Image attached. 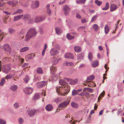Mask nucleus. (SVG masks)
I'll use <instances>...</instances> for the list:
<instances>
[{"label": "nucleus", "instance_id": "nucleus-1", "mask_svg": "<svg viewBox=\"0 0 124 124\" xmlns=\"http://www.w3.org/2000/svg\"><path fill=\"white\" fill-rule=\"evenodd\" d=\"M59 82L62 86L56 88L57 92L59 95L63 96L66 95L70 90V87L63 80H60Z\"/></svg>", "mask_w": 124, "mask_h": 124}, {"label": "nucleus", "instance_id": "nucleus-2", "mask_svg": "<svg viewBox=\"0 0 124 124\" xmlns=\"http://www.w3.org/2000/svg\"><path fill=\"white\" fill-rule=\"evenodd\" d=\"M37 33V32L35 28H30L28 30L25 35V41H28L31 38L35 36Z\"/></svg>", "mask_w": 124, "mask_h": 124}, {"label": "nucleus", "instance_id": "nucleus-3", "mask_svg": "<svg viewBox=\"0 0 124 124\" xmlns=\"http://www.w3.org/2000/svg\"><path fill=\"white\" fill-rule=\"evenodd\" d=\"M69 102L65 101L59 104L58 106L59 109L57 108L56 112H58L60 110V108L62 109H63L64 108L66 107L69 104Z\"/></svg>", "mask_w": 124, "mask_h": 124}, {"label": "nucleus", "instance_id": "nucleus-4", "mask_svg": "<svg viewBox=\"0 0 124 124\" xmlns=\"http://www.w3.org/2000/svg\"><path fill=\"white\" fill-rule=\"evenodd\" d=\"M45 16H36L35 19V22L38 23L44 20L45 18Z\"/></svg>", "mask_w": 124, "mask_h": 124}, {"label": "nucleus", "instance_id": "nucleus-5", "mask_svg": "<svg viewBox=\"0 0 124 124\" xmlns=\"http://www.w3.org/2000/svg\"><path fill=\"white\" fill-rule=\"evenodd\" d=\"M63 9L65 15H68L70 11V8L67 5H65L63 7Z\"/></svg>", "mask_w": 124, "mask_h": 124}, {"label": "nucleus", "instance_id": "nucleus-6", "mask_svg": "<svg viewBox=\"0 0 124 124\" xmlns=\"http://www.w3.org/2000/svg\"><path fill=\"white\" fill-rule=\"evenodd\" d=\"M66 79L69 82L70 84L71 85H74L76 84L78 82V80L77 79L74 80L70 78H66Z\"/></svg>", "mask_w": 124, "mask_h": 124}, {"label": "nucleus", "instance_id": "nucleus-7", "mask_svg": "<svg viewBox=\"0 0 124 124\" xmlns=\"http://www.w3.org/2000/svg\"><path fill=\"white\" fill-rule=\"evenodd\" d=\"M39 6V3L38 1H35L32 4L31 7L32 8L34 9L38 8Z\"/></svg>", "mask_w": 124, "mask_h": 124}, {"label": "nucleus", "instance_id": "nucleus-8", "mask_svg": "<svg viewBox=\"0 0 124 124\" xmlns=\"http://www.w3.org/2000/svg\"><path fill=\"white\" fill-rule=\"evenodd\" d=\"M10 68V66L9 65H5L3 68V71L5 73H8L9 71Z\"/></svg>", "mask_w": 124, "mask_h": 124}, {"label": "nucleus", "instance_id": "nucleus-9", "mask_svg": "<svg viewBox=\"0 0 124 124\" xmlns=\"http://www.w3.org/2000/svg\"><path fill=\"white\" fill-rule=\"evenodd\" d=\"M33 89L30 87H27L25 88L24 90V92L27 94L31 93L33 91Z\"/></svg>", "mask_w": 124, "mask_h": 124}, {"label": "nucleus", "instance_id": "nucleus-10", "mask_svg": "<svg viewBox=\"0 0 124 124\" xmlns=\"http://www.w3.org/2000/svg\"><path fill=\"white\" fill-rule=\"evenodd\" d=\"M4 51L6 52L10 53L11 51V48L7 44H5L4 45Z\"/></svg>", "mask_w": 124, "mask_h": 124}, {"label": "nucleus", "instance_id": "nucleus-11", "mask_svg": "<svg viewBox=\"0 0 124 124\" xmlns=\"http://www.w3.org/2000/svg\"><path fill=\"white\" fill-rule=\"evenodd\" d=\"M47 82L46 81H42L38 83L37 86L38 88H40L46 85Z\"/></svg>", "mask_w": 124, "mask_h": 124}, {"label": "nucleus", "instance_id": "nucleus-12", "mask_svg": "<svg viewBox=\"0 0 124 124\" xmlns=\"http://www.w3.org/2000/svg\"><path fill=\"white\" fill-rule=\"evenodd\" d=\"M29 115L31 116H33L35 114V110L34 109H29L28 110Z\"/></svg>", "mask_w": 124, "mask_h": 124}, {"label": "nucleus", "instance_id": "nucleus-13", "mask_svg": "<svg viewBox=\"0 0 124 124\" xmlns=\"http://www.w3.org/2000/svg\"><path fill=\"white\" fill-rule=\"evenodd\" d=\"M23 16V15H18L15 16L13 18V21H18L22 18Z\"/></svg>", "mask_w": 124, "mask_h": 124}, {"label": "nucleus", "instance_id": "nucleus-14", "mask_svg": "<svg viewBox=\"0 0 124 124\" xmlns=\"http://www.w3.org/2000/svg\"><path fill=\"white\" fill-rule=\"evenodd\" d=\"M58 53V52L55 49H52L50 51V54L51 55H54L57 54Z\"/></svg>", "mask_w": 124, "mask_h": 124}, {"label": "nucleus", "instance_id": "nucleus-15", "mask_svg": "<svg viewBox=\"0 0 124 124\" xmlns=\"http://www.w3.org/2000/svg\"><path fill=\"white\" fill-rule=\"evenodd\" d=\"M65 57L66 58L73 59L74 58L73 55L72 54L68 53H66L64 55Z\"/></svg>", "mask_w": 124, "mask_h": 124}, {"label": "nucleus", "instance_id": "nucleus-16", "mask_svg": "<svg viewBox=\"0 0 124 124\" xmlns=\"http://www.w3.org/2000/svg\"><path fill=\"white\" fill-rule=\"evenodd\" d=\"M18 3V1L16 0L14 1H8V4L10 5L13 7H14L16 6Z\"/></svg>", "mask_w": 124, "mask_h": 124}, {"label": "nucleus", "instance_id": "nucleus-17", "mask_svg": "<svg viewBox=\"0 0 124 124\" xmlns=\"http://www.w3.org/2000/svg\"><path fill=\"white\" fill-rule=\"evenodd\" d=\"M117 6L115 4H112L111 5L110 10L112 11L116 10L118 8Z\"/></svg>", "mask_w": 124, "mask_h": 124}, {"label": "nucleus", "instance_id": "nucleus-18", "mask_svg": "<svg viewBox=\"0 0 124 124\" xmlns=\"http://www.w3.org/2000/svg\"><path fill=\"white\" fill-rule=\"evenodd\" d=\"M23 10L21 9H19L15 11L12 14L13 15H15L17 14H20L22 13Z\"/></svg>", "mask_w": 124, "mask_h": 124}, {"label": "nucleus", "instance_id": "nucleus-19", "mask_svg": "<svg viewBox=\"0 0 124 124\" xmlns=\"http://www.w3.org/2000/svg\"><path fill=\"white\" fill-rule=\"evenodd\" d=\"M82 90L81 89H79L77 90L74 89L72 92V95L74 96L78 94V93Z\"/></svg>", "mask_w": 124, "mask_h": 124}, {"label": "nucleus", "instance_id": "nucleus-20", "mask_svg": "<svg viewBox=\"0 0 124 124\" xmlns=\"http://www.w3.org/2000/svg\"><path fill=\"white\" fill-rule=\"evenodd\" d=\"M94 76L93 75L87 78L86 81L87 83H88L92 81L94 79Z\"/></svg>", "mask_w": 124, "mask_h": 124}, {"label": "nucleus", "instance_id": "nucleus-21", "mask_svg": "<svg viewBox=\"0 0 124 124\" xmlns=\"http://www.w3.org/2000/svg\"><path fill=\"white\" fill-rule=\"evenodd\" d=\"M46 108L47 111H50L52 110L53 107L51 105L48 104L46 106Z\"/></svg>", "mask_w": 124, "mask_h": 124}, {"label": "nucleus", "instance_id": "nucleus-22", "mask_svg": "<svg viewBox=\"0 0 124 124\" xmlns=\"http://www.w3.org/2000/svg\"><path fill=\"white\" fill-rule=\"evenodd\" d=\"M30 17V15L28 14H26L24 15H23V19L24 20L27 21L28 19H29Z\"/></svg>", "mask_w": 124, "mask_h": 124}, {"label": "nucleus", "instance_id": "nucleus-23", "mask_svg": "<svg viewBox=\"0 0 124 124\" xmlns=\"http://www.w3.org/2000/svg\"><path fill=\"white\" fill-rule=\"evenodd\" d=\"M29 49V48L28 47H24L21 49L20 51L21 52H23L27 51Z\"/></svg>", "mask_w": 124, "mask_h": 124}, {"label": "nucleus", "instance_id": "nucleus-24", "mask_svg": "<svg viewBox=\"0 0 124 124\" xmlns=\"http://www.w3.org/2000/svg\"><path fill=\"white\" fill-rule=\"evenodd\" d=\"M34 55L33 54H29L27 55L26 56V59H31L34 56Z\"/></svg>", "mask_w": 124, "mask_h": 124}, {"label": "nucleus", "instance_id": "nucleus-25", "mask_svg": "<svg viewBox=\"0 0 124 124\" xmlns=\"http://www.w3.org/2000/svg\"><path fill=\"white\" fill-rule=\"evenodd\" d=\"M50 70L51 72L52 73H54L56 70V69L55 67L53 66L50 67Z\"/></svg>", "mask_w": 124, "mask_h": 124}, {"label": "nucleus", "instance_id": "nucleus-26", "mask_svg": "<svg viewBox=\"0 0 124 124\" xmlns=\"http://www.w3.org/2000/svg\"><path fill=\"white\" fill-rule=\"evenodd\" d=\"M73 63L72 62H65L63 63V65L64 66H73Z\"/></svg>", "mask_w": 124, "mask_h": 124}, {"label": "nucleus", "instance_id": "nucleus-27", "mask_svg": "<svg viewBox=\"0 0 124 124\" xmlns=\"http://www.w3.org/2000/svg\"><path fill=\"white\" fill-rule=\"evenodd\" d=\"M98 62L97 61L93 62L92 63V65L93 67H95L98 65Z\"/></svg>", "mask_w": 124, "mask_h": 124}, {"label": "nucleus", "instance_id": "nucleus-28", "mask_svg": "<svg viewBox=\"0 0 124 124\" xmlns=\"http://www.w3.org/2000/svg\"><path fill=\"white\" fill-rule=\"evenodd\" d=\"M55 30L56 33L58 35L60 34L62 32L61 30L58 27H56Z\"/></svg>", "mask_w": 124, "mask_h": 124}, {"label": "nucleus", "instance_id": "nucleus-29", "mask_svg": "<svg viewBox=\"0 0 124 124\" xmlns=\"http://www.w3.org/2000/svg\"><path fill=\"white\" fill-rule=\"evenodd\" d=\"M17 86L15 85H12L10 88V89L13 91H15L17 90Z\"/></svg>", "mask_w": 124, "mask_h": 124}, {"label": "nucleus", "instance_id": "nucleus-30", "mask_svg": "<svg viewBox=\"0 0 124 124\" xmlns=\"http://www.w3.org/2000/svg\"><path fill=\"white\" fill-rule=\"evenodd\" d=\"M5 36V34L4 32H2L0 34V42L2 40Z\"/></svg>", "mask_w": 124, "mask_h": 124}, {"label": "nucleus", "instance_id": "nucleus-31", "mask_svg": "<svg viewBox=\"0 0 124 124\" xmlns=\"http://www.w3.org/2000/svg\"><path fill=\"white\" fill-rule=\"evenodd\" d=\"M14 77L13 75L11 74H9L8 75L5 77V78L6 79H8L11 78H13Z\"/></svg>", "mask_w": 124, "mask_h": 124}, {"label": "nucleus", "instance_id": "nucleus-32", "mask_svg": "<svg viewBox=\"0 0 124 124\" xmlns=\"http://www.w3.org/2000/svg\"><path fill=\"white\" fill-rule=\"evenodd\" d=\"M39 97V95L38 93H36L34 95L33 100H36L38 99Z\"/></svg>", "mask_w": 124, "mask_h": 124}, {"label": "nucleus", "instance_id": "nucleus-33", "mask_svg": "<svg viewBox=\"0 0 124 124\" xmlns=\"http://www.w3.org/2000/svg\"><path fill=\"white\" fill-rule=\"evenodd\" d=\"M74 49L76 52H79L81 51L80 47L79 46H77L74 47Z\"/></svg>", "mask_w": 124, "mask_h": 124}, {"label": "nucleus", "instance_id": "nucleus-34", "mask_svg": "<svg viewBox=\"0 0 124 124\" xmlns=\"http://www.w3.org/2000/svg\"><path fill=\"white\" fill-rule=\"evenodd\" d=\"M89 84L88 85V86L90 87H95L96 86L95 85L93 82L91 81L90 82Z\"/></svg>", "mask_w": 124, "mask_h": 124}, {"label": "nucleus", "instance_id": "nucleus-35", "mask_svg": "<svg viewBox=\"0 0 124 124\" xmlns=\"http://www.w3.org/2000/svg\"><path fill=\"white\" fill-rule=\"evenodd\" d=\"M109 31V28L107 25H106L105 27V31L106 34H107Z\"/></svg>", "mask_w": 124, "mask_h": 124}, {"label": "nucleus", "instance_id": "nucleus-36", "mask_svg": "<svg viewBox=\"0 0 124 124\" xmlns=\"http://www.w3.org/2000/svg\"><path fill=\"white\" fill-rule=\"evenodd\" d=\"M93 28L94 30L95 31H97L99 29L98 25L96 24H94L93 26Z\"/></svg>", "mask_w": 124, "mask_h": 124}, {"label": "nucleus", "instance_id": "nucleus-37", "mask_svg": "<svg viewBox=\"0 0 124 124\" xmlns=\"http://www.w3.org/2000/svg\"><path fill=\"white\" fill-rule=\"evenodd\" d=\"M5 82V79L4 78H3L1 80V82L0 83V85L1 86H3Z\"/></svg>", "mask_w": 124, "mask_h": 124}, {"label": "nucleus", "instance_id": "nucleus-38", "mask_svg": "<svg viewBox=\"0 0 124 124\" xmlns=\"http://www.w3.org/2000/svg\"><path fill=\"white\" fill-rule=\"evenodd\" d=\"M71 105L72 107L74 108H77L78 107V104L74 102H72L71 103Z\"/></svg>", "mask_w": 124, "mask_h": 124}, {"label": "nucleus", "instance_id": "nucleus-39", "mask_svg": "<svg viewBox=\"0 0 124 124\" xmlns=\"http://www.w3.org/2000/svg\"><path fill=\"white\" fill-rule=\"evenodd\" d=\"M67 37L68 39L70 40L74 38V37L71 36L69 34H67Z\"/></svg>", "mask_w": 124, "mask_h": 124}, {"label": "nucleus", "instance_id": "nucleus-40", "mask_svg": "<svg viewBox=\"0 0 124 124\" xmlns=\"http://www.w3.org/2000/svg\"><path fill=\"white\" fill-rule=\"evenodd\" d=\"M37 72L39 74H42L43 73V71L41 68H39L37 70Z\"/></svg>", "mask_w": 124, "mask_h": 124}, {"label": "nucleus", "instance_id": "nucleus-41", "mask_svg": "<svg viewBox=\"0 0 124 124\" xmlns=\"http://www.w3.org/2000/svg\"><path fill=\"white\" fill-rule=\"evenodd\" d=\"M86 0H81L76 1L77 3L78 4H84L85 1Z\"/></svg>", "mask_w": 124, "mask_h": 124}, {"label": "nucleus", "instance_id": "nucleus-42", "mask_svg": "<svg viewBox=\"0 0 124 124\" xmlns=\"http://www.w3.org/2000/svg\"><path fill=\"white\" fill-rule=\"evenodd\" d=\"M105 94V92L103 91L100 94V95L98 97V101H99L101 99V97H103L104 96Z\"/></svg>", "mask_w": 124, "mask_h": 124}, {"label": "nucleus", "instance_id": "nucleus-43", "mask_svg": "<svg viewBox=\"0 0 124 124\" xmlns=\"http://www.w3.org/2000/svg\"><path fill=\"white\" fill-rule=\"evenodd\" d=\"M109 5L108 3H106V5L104 8H102V9L104 10H107L109 8Z\"/></svg>", "mask_w": 124, "mask_h": 124}, {"label": "nucleus", "instance_id": "nucleus-44", "mask_svg": "<svg viewBox=\"0 0 124 124\" xmlns=\"http://www.w3.org/2000/svg\"><path fill=\"white\" fill-rule=\"evenodd\" d=\"M88 57L89 59L91 61L93 57L92 54V53L91 52H89V53Z\"/></svg>", "mask_w": 124, "mask_h": 124}, {"label": "nucleus", "instance_id": "nucleus-45", "mask_svg": "<svg viewBox=\"0 0 124 124\" xmlns=\"http://www.w3.org/2000/svg\"><path fill=\"white\" fill-rule=\"evenodd\" d=\"M24 81L25 83H27L29 80V78L28 76H26L24 79Z\"/></svg>", "mask_w": 124, "mask_h": 124}, {"label": "nucleus", "instance_id": "nucleus-46", "mask_svg": "<svg viewBox=\"0 0 124 124\" xmlns=\"http://www.w3.org/2000/svg\"><path fill=\"white\" fill-rule=\"evenodd\" d=\"M95 3L98 6H99L101 4L102 2L101 1H99L98 0H96L95 1Z\"/></svg>", "mask_w": 124, "mask_h": 124}, {"label": "nucleus", "instance_id": "nucleus-47", "mask_svg": "<svg viewBox=\"0 0 124 124\" xmlns=\"http://www.w3.org/2000/svg\"><path fill=\"white\" fill-rule=\"evenodd\" d=\"M84 56L83 54H79L78 57V59H82L83 58Z\"/></svg>", "mask_w": 124, "mask_h": 124}, {"label": "nucleus", "instance_id": "nucleus-48", "mask_svg": "<svg viewBox=\"0 0 124 124\" xmlns=\"http://www.w3.org/2000/svg\"><path fill=\"white\" fill-rule=\"evenodd\" d=\"M8 31L9 33L10 34H12L14 32L15 30L9 28V29Z\"/></svg>", "mask_w": 124, "mask_h": 124}, {"label": "nucleus", "instance_id": "nucleus-49", "mask_svg": "<svg viewBox=\"0 0 124 124\" xmlns=\"http://www.w3.org/2000/svg\"><path fill=\"white\" fill-rule=\"evenodd\" d=\"M0 124H6V122L4 120L0 119Z\"/></svg>", "mask_w": 124, "mask_h": 124}, {"label": "nucleus", "instance_id": "nucleus-50", "mask_svg": "<svg viewBox=\"0 0 124 124\" xmlns=\"http://www.w3.org/2000/svg\"><path fill=\"white\" fill-rule=\"evenodd\" d=\"M28 64L27 63H25L22 66V67L23 68V69L24 70H25L26 69L28 68V67H27V65Z\"/></svg>", "mask_w": 124, "mask_h": 124}, {"label": "nucleus", "instance_id": "nucleus-51", "mask_svg": "<svg viewBox=\"0 0 124 124\" xmlns=\"http://www.w3.org/2000/svg\"><path fill=\"white\" fill-rule=\"evenodd\" d=\"M18 122L20 124H22L23 123V120L22 118H20L19 119Z\"/></svg>", "mask_w": 124, "mask_h": 124}, {"label": "nucleus", "instance_id": "nucleus-52", "mask_svg": "<svg viewBox=\"0 0 124 124\" xmlns=\"http://www.w3.org/2000/svg\"><path fill=\"white\" fill-rule=\"evenodd\" d=\"M97 17V16L96 15H95L92 18V19L91 20V21L93 22L94 21H95Z\"/></svg>", "mask_w": 124, "mask_h": 124}, {"label": "nucleus", "instance_id": "nucleus-53", "mask_svg": "<svg viewBox=\"0 0 124 124\" xmlns=\"http://www.w3.org/2000/svg\"><path fill=\"white\" fill-rule=\"evenodd\" d=\"M27 21L28 23H33L32 19L30 18V17L29 18V19H28Z\"/></svg>", "mask_w": 124, "mask_h": 124}, {"label": "nucleus", "instance_id": "nucleus-54", "mask_svg": "<svg viewBox=\"0 0 124 124\" xmlns=\"http://www.w3.org/2000/svg\"><path fill=\"white\" fill-rule=\"evenodd\" d=\"M14 107L15 108H17L18 107L19 105L18 103H15L14 105Z\"/></svg>", "mask_w": 124, "mask_h": 124}, {"label": "nucleus", "instance_id": "nucleus-55", "mask_svg": "<svg viewBox=\"0 0 124 124\" xmlns=\"http://www.w3.org/2000/svg\"><path fill=\"white\" fill-rule=\"evenodd\" d=\"M77 121H72V120H70V123L72 124H75L76 122Z\"/></svg>", "mask_w": 124, "mask_h": 124}, {"label": "nucleus", "instance_id": "nucleus-56", "mask_svg": "<svg viewBox=\"0 0 124 124\" xmlns=\"http://www.w3.org/2000/svg\"><path fill=\"white\" fill-rule=\"evenodd\" d=\"M51 11L50 9L47 10V13L48 15H50L51 13Z\"/></svg>", "mask_w": 124, "mask_h": 124}, {"label": "nucleus", "instance_id": "nucleus-57", "mask_svg": "<svg viewBox=\"0 0 124 124\" xmlns=\"http://www.w3.org/2000/svg\"><path fill=\"white\" fill-rule=\"evenodd\" d=\"M41 94L42 95H44V96H45L46 95V94L45 93V91L44 90L41 93Z\"/></svg>", "mask_w": 124, "mask_h": 124}, {"label": "nucleus", "instance_id": "nucleus-58", "mask_svg": "<svg viewBox=\"0 0 124 124\" xmlns=\"http://www.w3.org/2000/svg\"><path fill=\"white\" fill-rule=\"evenodd\" d=\"M85 93V95L86 97H89V94L87 92H84Z\"/></svg>", "mask_w": 124, "mask_h": 124}, {"label": "nucleus", "instance_id": "nucleus-59", "mask_svg": "<svg viewBox=\"0 0 124 124\" xmlns=\"http://www.w3.org/2000/svg\"><path fill=\"white\" fill-rule=\"evenodd\" d=\"M106 75V74H104L103 75V80L102 81V82L103 83H104V80L106 78V77H105V75Z\"/></svg>", "mask_w": 124, "mask_h": 124}, {"label": "nucleus", "instance_id": "nucleus-60", "mask_svg": "<svg viewBox=\"0 0 124 124\" xmlns=\"http://www.w3.org/2000/svg\"><path fill=\"white\" fill-rule=\"evenodd\" d=\"M57 78L56 76H54L52 80L53 81H56L57 79Z\"/></svg>", "mask_w": 124, "mask_h": 124}, {"label": "nucleus", "instance_id": "nucleus-61", "mask_svg": "<svg viewBox=\"0 0 124 124\" xmlns=\"http://www.w3.org/2000/svg\"><path fill=\"white\" fill-rule=\"evenodd\" d=\"M107 64H105L104 66V67L105 68V69H106V72H107V71L108 70L109 68H108L107 67Z\"/></svg>", "mask_w": 124, "mask_h": 124}, {"label": "nucleus", "instance_id": "nucleus-62", "mask_svg": "<svg viewBox=\"0 0 124 124\" xmlns=\"http://www.w3.org/2000/svg\"><path fill=\"white\" fill-rule=\"evenodd\" d=\"M85 66V65L84 64H81L79 66V68H81L84 67Z\"/></svg>", "mask_w": 124, "mask_h": 124}, {"label": "nucleus", "instance_id": "nucleus-63", "mask_svg": "<svg viewBox=\"0 0 124 124\" xmlns=\"http://www.w3.org/2000/svg\"><path fill=\"white\" fill-rule=\"evenodd\" d=\"M4 12L6 14L8 15H10L11 14L10 12H9L7 11H4Z\"/></svg>", "mask_w": 124, "mask_h": 124}, {"label": "nucleus", "instance_id": "nucleus-64", "mask_svg": "<svg viewBox=\"0 0 124 124\" xmlns=\"http://www.w3.org/2000/svg\"><path fill=\"white\" fill-rule=\"evenodd\" d=\"M103 110H102L99 113V115H102V114L103 112Z\"/></svg>", "mask_w": 124, "mask_h": 124}]
</instances>
